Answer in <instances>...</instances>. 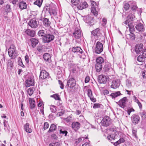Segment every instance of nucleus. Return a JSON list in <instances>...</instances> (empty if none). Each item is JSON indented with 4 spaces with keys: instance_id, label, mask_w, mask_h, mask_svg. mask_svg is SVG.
I'll use <instances>...</instances> for the list:
<instances>
[{
    "instance_id": "15",
    "label": "nucleus",
    "mask_w": 146,
    "mask_h": 146,
    "mask_svg": "<svg viewBox=\"0 0 146 146\" xmlns=\"http://www.w3.org/2000/svg\"><path fill=\"white\" fill-rule=\"evenodd\" d=\"M72 51L73 52L76 53L78 55L83 53V50L79 46L73 47L72 48Z\"/></svg>"
},
{
    "instance_id": "52",
    "label": "nucleus",
    "mask_w": 146,
    "mask_h": 146,
    "mask_svg": "<svg viewBox=\"0 0 146 146\" xmlns=\"http://www.w3.org/2000/svg\"><path fill=\"white\" fill-rule=\"evenodd\" d=\"M132 133L133 135V136L136 139H137L138 137L136 134L137 131L133 129L132 130Z\"/></svg>"
},
{
    "instance_id": "16",
    "label": "nucleus",
    "mask_w": 146,
    "mask_h": 146,
    "mask_svg": "<svg viewBox=\"0 0 146 146\" xmlns=\"http://www.w3.org/2000/svg\"><path fill=\"white\" fill-rule=\"evenodd\" d=\"M49 76V74L46 70H42L41 71L39 76L40 78L42 80L47 78Z\"/></svg>"
},
{
    "instance_id": "34",
    "label": "nucleus",
    "mask_w": 146,
    "mask_h": 146,
    "mask_svg": "<svg viewBox=\"0 0 146 146\" xmlns=\"http://www.w3.org/2000/svg\"><path fill=\"white\" fill-rule=\"evenodd\" d=\"M84 20L85 21L86 23L90 25L91 24V23H92V21H93L92 18L89 16L87 17L86 18L84 19Z\"/></svg>"
},
{
    "instance_id": "50",
    "label": "nucleus",
    "mask_w": 146,
    "mask_h": 146,
    "mask_svg": "<svg viewBox=\"0 0 146 146\" xmlns=\"http://www.w3.org/2000/svg\"><path fill=\"white\" fill-rule=\"evenodd\" d=\"M7 66L8 67L12 68L13 66V63L12 61L11 60H9L8 61Z\"/></svg>"
},
{
    "instance_id": "47",
    "label": "nucleus",
    "mask_w": 146,
    "mask_h": 146,
    "mask_svg": "<svg viewBox=\"0 0 146 146\" xmlns=\"http://www.w3.org/2000/svg\"><path fill=\"white\" fill-rule=\"evenodd\" d=\"M140 115L143 119L146 118V112L143 111L140 113Z\"/></svg>"
},
{
    "instance_id": "40",
    "label": "nucleus",
    "mask_w": 146,
    "mask_h": 146,
    "mask_svg": "<svg viewBox=\"0 0 146 146\" xmlns=\"http://www.w3.org/2000/svg\"><path fill=\"white\" fill-rule=\"evenodd\" d=\"M50 110L51 112L53 113H55L56 111V107L55 106L51 105L50 107Z\"/></svg>"
},
{
    "instance_id": "58",
    "label": "nucleus",
    "mask_w": 146,
    "mask_h": 146,
    "mask_svg": "<svg viewBox=\"0 0 146 146\" xmlns=\"http://www.w3.org/2000/svg\"><path fill=\"white\" fill-rule=\"evenodd\" d=\"M108 140L111 141L112 140H114L115 139V137L113 135H110L108 136Z\"/></svg>"
},
{
    "instance_id": "46",
    "label": "nucleus",
    "mask_w": 146,
    "mask_h": 146,
    "mask_svg": "<svg viewBox=\"0 0 146 146\" xmlns=\"http://www.w3.org/2000/svg\"><path fill=\"white\" fill-rule=\"evenodd\" d=\"M60 143L59 142H56L55 143H52L49 144V146H59Z\"/></svg>"
},
{
    "instance_id": "28",
    "label": "nucleus",
    "mask_w": 146,
    "mask_h": 146,
    "mask_svg": "<svg viewBox=\"0 0 146 146\" xmlns=\"http://www.w3.org/2000/svg\"><path fill=\"white\" fill-rule=\"evenodd\" d=\"M30 40L31 42L32 46L33 48H34L38 42V40L35 38L30 39Z\"/></svg>"
},
{
    "instance_id": "38",
    "label": "nucleus",
    "mask_w": 146,
    "mask_h": 146,
    "mask_svg": "<svg viewBox=\"0 0 146 146\" xmlns=\"http://www.w3.org/2000/svg\"><path fill=\"white\" fill-rule=\"evenodd\" d=\"M88 137H86L85 138L84 137H79L77 139H76L75 140V143L76 144L79 143L82 140V139L83 140H84V139H88Z\"/></svg>"
},
{
    "instance_id": "57",
    "label": "nucleus",
    "mask_w": 146,
    "mask_h": 146,
    "mask_svg": "<svg viewBox=\"0 0 146 146\" xmlns=\"http://www.w3.org/2000/svg\"><path fill=\"white\" fill-rule=\"evenodd\" d=\"M49 127V124L48 122H45L44 124V129L46 130Z\"/></svg>"
},
{
    "instance_id": "32",
    "label": "nucleus",
    "mask_w": 146,
    "mask_h": 146,
    "mask_svg": "<svg viewBox=\"0 0 146 146\" xmlns=\"http://www.w3.org/2000/svg\"><path fill=\"white\" fill-rule=\"evenodd\" d=\"M29 101L30 103L31 108V109L33 108L35 106V101L33 98H29Z\"/></svg>"
},
{
    "instance_id": "60",
    "label": "nucleus",
    "mask_w": 146,
    "mask_h": 146,
    "mask_svg": "<svg viewBox=\"0 0 146 146\" xmlns=\"http://www.w3.org/2000/svg\"><path fill=\"white\" fill-rule=\"evenodd\" d=\"M58 83L60 85V87L62 89L64 88V85L63 84L62 82L60 80H58Z\"/></svg>"
},
{
    "instance_id": "1",
    "label": "nucleus",
    "mask_w": 146,
    "mask_h": 146,
    "mask_svg": "<svg viewBox=\"0 0 146 146\" xmlns=\"http://www.w3.org/2000/svg\"><path fill=\"white\" fill-rule=\"evenodd\" d=\"M135 18V17L134 13L129 12L127 16V19L123 23V25H124V24L126 26L130 27V30L133 31L134 26L133 23Z\"/></svg>"
},
{
    "instance_id": "35",
    "label": "nucleus",
    "mask_w": 146,
    "mask_h": 146,
    "mask_svg": "<svg viewBox=\"0 0 146 146\" xmlns=\"http://www.w3.org/2000/svg\"><path fill=\"white\" fill-rule=\"evenodd\" d=\"M124 141L125 140L123 138H121L119 139V140L118 141L115 142L114 144V145L115 146H117L119 144L121 143H123Z\"/></svg>"
},
{
    "instance_id": "3",
    "label": "nucleus",
    "mask_w": 146,
    "mask_h": 146,
    "mask_svg": "<svg viewBox=\"0 0 146 146\" xmlns=\"http://www.w3.org/2000/svg\"><path fill=\"white\" fill-rule=\"evenodd\" d=\"M8 53L9 56L12 59H14L16 56V51L15 46L13 44L11 45L8 49Z\"/></svg>"
},
{
    "instance_id": "2",
    "label": "nucleus",
    "mask_w": 146,
    "mask_h": 146,
    "mask_svg": "<svg viewBox=\"0 0 146 146\" xmlns=\"http://www.w3.org/2000/svg\"><path fill=\"white\" fill-rule=\"evenodd\" d=\"M105 63L104 59L102 57L100 56L97 58L96 64V69L97 72L101 71L102 68V66Z\"/></svg>"
},
{
    "instance_id": "6",
    "label": "nucleus",
    "mask_w": 146,
    "mask_h": 146,
    "mask_svg": "<svg viewBox=\"0 0 146 146\" xmlns=\"http://www.w3.org/2000/svg\"><path fill=\"white\" fill-rule=\"evenodd\" d=\"M109 77L108 76L104 75H100L98 76L99 82L101 84H105L109 80Z\"/></svg>"
},
{
    "instance_id": "12",
    "label": "nucleus",
    "mask_w": 146,
    "mask_h": 146,
    "mask_svg": "<svg viewBox=\"0 0 146 146\" xmlns=\"http://www.w3.org/2000/svg\"><path fill=\"white\" fill-rule=\"evenodd\" d=\"M129 28V30L130 32V33L129 34H128L127 35H126V38L129 39H130L131 40H133L135 39V34L133 33V32H134L135 31V29L134 28V27H133V31H131L130 30V27H128Z\"/></svg>"
},
{
    "instance_id": "56",
    "label": "nucleus",
    "mask_w": 146,
    "mask_h": 146,
    "mask_svg": "<svg viewBox=\"0 0 146 146\" xmlns=\"http://www.w3.org/2000/svg\"><path fill=\"white\" fill-rule=\"evenodd\" d=\"M87 91H88L87 94H88V97H90V96H93L92 92L91 89H88V90Z\"/></svg>"
},
{
    "instance_id": "45",
    "label": "nucleus",
    "mask_w": 146,
    "mask_h": 146,
    "mask_svg": "<svg viewBox=\"0 0 146 146\" xmlns=\"http://www.w3.org/2000/svg\"><path fill=\"white\" fill-rule=\"evenodd\" d=\"M38 35L39 36L44 37V35H45V34L44 31V30H40L38 32Z\"/></svg>"
},
{
    "instance_id": "17",
    "label": "nucleus",
    "mask_w": 146,
    "mask_h": 146,
    "mask_svg": "<svg viewBox=\"0 0 146 146\" xmlns=\"http://www.w3.org/2000/svg\"><path fill=\"white\" fill-rule=\"evenodd\" d=\"M120 84V81L119 80H114L112 82V84L111 86V87L113 89H116L119 86Z\"/></svg>"
},
{
    "instance_id": "61",
    "label": "nucleus",
    "mask_w": 146,
    "mask_h": 146,
    "mask_svg": "<svg viewBox=\"0 0 146 146\" xmlns=\"http://www.w3.org/2000/svg\"><path fill=\"white\" fill-rule=\"evenodd\" d=\"M89 98L90 99V100H91L93 102H96V99L94 98V96H90V97H89Z\"/></svg>"
},
{
    "instance_id": "41",
    "label": "nucleus",
    "mask_w": 146,
    "mask_h": 146,
    "mask_svg": "<svg viewBox=\"0 0 146 146\" xmlns=\"http://www.w3.org/2000/svg\"><path fill=\"white\" fill-rule=\"evenodd\" d=\"M3 124L5 128L4 129L6 131L8 130V131H9V130L8 129V127H9V125L8 123V121H6L5 120H3Z\"/></svg>"
},
{
    "instance_id": "11",
    "label": "nucleus",
    "mask_w": 146,
    "mask_h": 146,
    "mask_svg": "<svg viewBox=\"0 0 146 146\" xmlns=\"http://www.w3.org/2000/svg\"><path fill=\"white\" fill-rule=\"evenodd\" d=\"M76 85V81L75 79L73 78H71L68 80L67 86L68 87L72 88L74 87Z\"/></svg>"
},
{
    "instance_id": "21",
    "label": "nucleus",
    "mask_w": 146,
    "mask_h": 146,
    "mask_svg": "<svg viewBox=\"0 0 146 146\" xmlns=\"http://www.w3.org/2000/svg\"><path fill=\"white\" fill-rule=\"evenodd\" d=\"M88 5L86 2H84L81 3L77 6V8L79 10H82L88 7Z\"/></svg>"
},
{
    "instance_id": "55",
    "label": "nucleus",
    "mask_w": 146,
    "mask_h": 146,
    "mask_svg": "<svg viewBox=\"0 0 146 146\" xmlns=\"http://www.w3.org/2000/svg\"><path fill=\"white\" fill-rule=\"evenodd\" d=\"M101 105L99 104H95L93 106V108L94 109H96L100 108Z\"/></svg>"
},
{
    "instance_id": "7",
    "label": "nucleus",
    "mask_w": 146,
    "mask_h": 146,
    "mask_svg": "<svg viewBox=\"0 0 146 146\" xmlns=\"http://www.w3.org/2000/svg\"><path fill=\"white\" fill-rule=\"evenodd\" d=\"M91 12L95 16H97L98 15V12L96 10V8L98 6L96 2L94 1H91Z\"/></svg>"
},
{
    "instance_id": "42",
    "label": "nucleus",
    "mask_w": 146,
    "mask_h": 146,
    "mask_svg": "<svg viewBox=\"0 0 146 146\" xmlns=\"http://www.w3.org/2000/svg\"><path fill=\"white\" fill-rule=\"evenodd\" d=\"M123 4L124 6L123 7L124 8V9L125 11H127L128 10L130 7L129 4L128 3L126 2H124Z\"/></svg>"
},
{
    "instance_id": "8",
    "label": "nucleus",
    "mask_w": 146,
    "mask_h": 146,
    "mask_svg": "<svg viewBox=\"0 0 146 146\" xmlns=\"http://www.w3.org/2000/svg\"><path fill=\"white\" fill-rule=\"evenodd\" d=\"M110 119L107 116L104 117L101 121L102 125L104 126H108L110 123Z\"/></svg>"
},
{
    "instance_id": "64",
    "label": "nucleus",
    "mask_w": 146,
    "mask_h": 146,
    "mask_svg": "<svg viewBox=\"0 0 146 146\" xmlns=\"http://www.w3.org/2000/svg\"><path fill=\"white\" fill-rule=\"evenodd\" d=\"M142 76L144 78H146V71L144 70L142 73Z\"/></svg>"
},
{
    "instance_id": "27",
    "label": "nucleus",
    "mask_w": 146,
    "mask_h": 146,
    "mask_svg": "<svg viewBox=\"0 0 146 146\" xmlns=\"http://www.w3.org/2000/svg\"><path fill=\"white\" fill-rule=\"evenodd\" d=\"M25 33L27 35L31 37L34 36L35 35V32L34 31L29 29H27L25 31Z\"/></svg>"
},
{
    "instance_id": "24",
    "label": "nucleus",
    "mask_w": 146,
    "mask_h": 146,
    "mask_svg": "<svg viewBox=\"0 0 146 146\" xmlns=\"http://www.w3.org/2000/svg\"><path fill=\"white\" fill-rule=\"evenodd\" d=\"M133 79L129 78L127 79L126 81V86L128 88H130L131 86V83L134 81Z\"/></svg>"
},
{
    "instance_id": "54",
    "label": "nucleus",
    "mask_w": 146,
    "mask_h": 146,
    "mask_svg": "<svg viewBox=\"0 0 146 146\" xmlns=\"http://www.w3.org/2000/svg\"><path fill=\"white\" fill-rule=\"evenodd\" d=\"M79 0H71V3L74 5L78 4L79 2Z\"/></svg>"
},
{
    "instance_id": "5",
    "label": "nucleus",
    "mask_w": 146,
    "mask_h": 146,
    "mask_svg": "<svg viewBox=\"0 0 146 146\" xmlns=\"http://www.w3.org/2000/svg\"><path fill=\"white\" fill-rule=\"evenodd\" d=\"M54 38V36L52 34H46L43 38L44 42H49L52 41Z\"/></svg>"
},
{
    "instance_id": "30",
    "label": "nucleus",
    "mask_w": 146,
    "mask_h": 146,
    "mask_svg": "<svg viewBox=\"0 0 146 146\" xmlns=\"http://www.w3.org/2000/svg\"><path fill=\"white\" fill-rule=\"evenodd\" d=\"M29 123H26L24 125V129L26 132L30 133L32 132V130L29 127Z\"/></svg>"
},
{
    "instance_id": "14",
    "label": "nucleus",
    "mask_w": 146,
    "mask_h": 146,
    "mask_svg": "<svg viewBox=\"0 0 146 146\" xmlns=\"http://www.w3.org/2000/svg\"><path fill=\"white\" fill-rule=\"evenodd\" d=\"M28 24V25L31 28H34L37 27L38 26V23L37 21L34 19H31L29 22Z\"/></svg>"
},
{
    "instance_id": "43",
    "label": "nucleus",
    "mask_w": 146,
    "mask_h": 146,
    "mask_svg": "<svg viewBox=\"0 0 146 146\" xmlns=\"http://www.w3.org/2000/svg\"><path fill=\"white\" fill-rule=\"evenodd\" d=\"M42 2V0H36V1L34 2V3L40 7L41 5Z\"/></svg>"
},
{
    "instance_id": "33",
    "label": "nucleus",
    "mask_w": 146,
    "mask_h": 146,
    "mask_svg": "<svg viewBox=\"0 0 146 146\" xmlns=\"http://www.w3.org/2000/svg\"><path fill=\"white\" fill-rule=\"evenodd\" d=\"M19 8L22 9H25L27 7V5L25 2L24 1L20 2L19 3Z\"/></svg>"
},
{
    "instance_id": "31",
    "label": "nucleus",
    "mask_w": 146,
    "mask_h": 146,
    "mask_svg": "<svg viewBox=\"0 0 146 146\" xmlns=\"http://www.w3.org/2000/svg\"><path fill=\"white\" fill-rule=\"evenodd\" d=\"M43 58L45 60L49 62L50 60V54L48 53H45L43 55Z\"/></svg>"
},
{
    "instance_id": "9",
    "label": "nucleus",
    "mask_w": 146,
    "mask_h": 146,
    "mask_svg": "<svg viewBox=\"0 0 146 146\" xmlns=\"http://www.w3.org/2000/svg\"><path fill=\"white\" fill-rule=\"evenodd\" d=\"M82 33L80 28H76L73 33V36L76 38H79L81 36Z\"/></svg>"
},
{
    "instance_id": "18",
    "label": "nucleus",
    "mask_w": 146,
    "mask_h": 146,
    "mask_svg": "<svg viewBox=\"0 0 146 146\" xmlns=\"http://www.w3.org/2000/svg\"><path fill=\"white\" fill-rule=\"evenodd\" d=\"M71 125L72 129L75 131L78 130L81 126L80 123L78 122H73Z\"/></svg>"
},
{
    "instance_id": "25",
    "label": "nucleus",
    "mask_w": 146,
    "mask_h": 146,
    "mask_svg": "<svg viewBox=\"0 0 146 146\" xmlns=\"http://www.w3.org/2000/svg\"><path fill=\"white\" fill-rule=\"evenodd\" d=\"M42 20L43 22V25L45 26L48 27L50 26L51 23L48 19L45 18H43L42 19Z\"/></svg>"
},
{
    "instance_id": "26",
    "label": "nucleus",
    "mask_w": 146,
    "mask_h": 146,
    "mask_svg": "<svg viewBox=\"0 0 146 146\" xmlns=\"http://www.w3.org/2000/svg\"><path fill=\"white\" fill-rule=\"evenodd\" d=\"M4 9V11H3V14L4 15H7L8 13L9 12L11 11L10 5H9L7 4Z\"/></svg>"
},
{
    "instance_id": "10",
    "label": "nucleus",
    "mask_w": 146,
    "mask_h": 146,
    "mask_svg": "<svg viewBox=\"0 0 146 146\" xmlns=\"http://www.w3.org/2000/svg\"><path fill=\"white\" fill-rule=\"evenodd\" d=\"M131 119L132 123L136 125L139 122L140 119L139 115L134 114L131 117Z\"/></svg>"
},
{
    "instance_id": "36",
    "label": "nucleus",
    "mask_w": 146,
    "mask_h": 146,
    "mask_svg": "<svg viewBox=\"0 0 146 146\" xmlns=\"http://www.w3.org/2000/svg\"><path fill=\"white\" fill-rule=\"evenodd\" d=\"M56 129V125L54 124H52L51 125L48 131V132L50 133L53 132L54 131H55Z\"/></svg>"
},
{
    "instance_id": "44",
    "label": "nucleus",
    "mask_w": 146,
    "mask_h": 146,
    "mask_svg": "<svg viewBox=\"0 0 146 146\" xmlns=\"http://www.w3.org/2000/svg\"><path fill=\"white\" fill-rule=\"evenodd\" d=\"M50 97L53 98L56 100H60V97L59 95L58 94H54L53 95H51Z\"/></svg>"
},
{
    "instance_id": "20",
    "label": "nucleus",
    "mask_w": 146,
    "mask_h": 146,
    "mask_svg": "<svg viewBox=\"0 0 146 146\" xmlns=\"http://www.w3.org/2000/svg\"><path fill=\"white\" fill-rule=\"evenodd\" d=\"M143 44H138L135 46V51L137 53H139L143 49Z\"/></svg>"
},
{
    "instance_id": "39",
    "label": "nucleus",
    "mask_w": 146,
    "mask_h": 146,
    "mask_svg": "<svg viewBox=\"0 0 146 146\" xmlns=\"http://www.w3.org/2000/svg\"><path fill=\"white\" fill-rule=\"evenodd\" d=\"M145 58L142 55H140L138 57L137 59L139 62H142L145 61Z\"/></svg>"
},
{
    "instance_id": "19",
    "label": "nucleus",
    "mask_w": 146,
    "mask_h": 146,
    "mask_svg": "<svg viewBox=\"0 0 146 146\" xmlns=\"http://www.w3.org/2000/svg\"><path fill=\"white\" fill-rule=\"evenodd\" d=\"M135 28L139 32H142L144 31V26L141 23H139L137 24L135 26Z\"/></svg>"
},
{
    "instance_id": "49",
    "label": "nucleus",
    "mask_w": 146,
    "mask_h": 146,
    "mask_svg": "<svg viewBox=\"0 0 146 146\" xmlns=\"http://www.w3.org/2000/svg\"><path fill=\"white\" fill-rule=\"evenodd\" d=\"M33 88H29L27 90V93L30 96H31L33 92Z\"/></svg>"
},
{
    "instance_id": "29",
    "label": "nucleus",
    "mask_w": 146,
    "mask_h": 146,
    "mask_svg": "<svg viewBox=\"0 0 146 146\" xmlns=\"http://www.w3.org/2000/svg\"><path fill=\"white\" fill-rule=\"evenodd\" d=\"M111 68L110 64L108 63H107L104 65L103 68L105 72H108Z\"/></svg>"
},
{
    "instance_id": "59",
    "label": "nucleus",
    "mask_w": 146,
    "mask_h": 146,
    "mask_svg": "<svg viewBox=\"0 0 146 146\" xmlns=\"http://www.w3.org/2000/svg\"><path fill=\"white\" fill-rule=\"evenodd\" d=\"M142 55L144 57L146 58V49H145L143 50L142 52Z\"/></svg>"
},
{
    "instance_id": "4",
    "label": "nucleus",
    "mask_w": 146,
    "mask_h": 146,
    "mask_svg": "<svg viewBox=\"0 0 146 146\" xmlns=\"http://www.w3.org/2000/svg\"><path fill=\"white\" fill-rule=\"evenodd\" d=\"M103 44L100 42L98 41L96 43L95 48V51L96 53L99 54L103 51Z\"/></svg>"
},
{
    "instance_id": "13",
    "label": "nucleus",
    "mask_w": 146,
    "mask_h": 146,
    "mask_svg": "<svg viewBox=\"0 0 146 146\" xmlns=\"http://www.w3.org/2000/svg\"><path fill=\"white\" fill-rule=\"evenodd\" d=\"M127 101V98L126 97H124L119 100L118 103V104L121 107L124 108L126 106V102Z\"/></svg>"
},
{
    "instance_id": "62",
    "label": "nucleus",
    "mask_w": 146,
    "mask_h": 146,
    "mask_svg": "<svg viewBox=\"0 0 146 146\" xmlns=\"http://www.w3.org/2000/svg\"><path fill=\"white\" fill-rule=\"evenodd\" d=\"M90 81V77L89 76H87L85 78V83L88 82Z\"/></svg>"
},
{
    "instance_id": "53",
    "label": "nucleus",
    "mask_w": 146,
    "mask_h": 146,
    "mask_svg": "<svg viewBox=\"0 0 146 146\" xmlns=\"http://www.w3.org/2000/svg\"><path fill=\"white\" fill-rule=\"evenodd\" d=\"M133 3L134 5L131 7V9L133 11H135L136 10L137 7L135 5V2H132Z\"/></svg>"
},
{
    "instance_id": "37",
    "label": "nucleus",
    "mask_w": 146,
    "mask_h": 146,
    "mask_svg": "<svg viewBox=\"0 0 146 146\" xmlns=\"http://www.w3.org/2000/svg\"><path fill=\"white\" fill-rule=\"evenodd\" d=\"M121 94L120 92L118 91L115 93H112L110 95V96L112 98H114L119 96Z\"/></svg>"
},
{
    "instance_id": "63",
    "label": "nucleus",
    "mask_w": 146,
    "mask_h": 146,
    "mask_svg": "<svg viewBox=\"0 0 146 146\" xmlns=\"http://www.w3.org/2000/svg\"><path fill=\"white\" fill-rule=\"evenodd\" d=\"M37 50L39 52H42V46H38L37 47Z\"/></svg>"
},
{
    "instance_id": "22",
    "label": "nucleus",
    "mask_w": 146,
    "mask_h": 146,
    "mask_svg": "<svg viewBox=\"0 0 146 146\" xmlns=\"http://www.w3.org/2000/svg\"><path fill=\"white\" fill-rule=\"evenodd\" d=\"M92 33L94 36H96L97 37H99L101 35L100 29L99 28H97L96 29L93 30L92 32Z\"/></svg>"
},
{
    "instance_id": "48",
    "label": "nucleus",
    "mask_w": 146,
    "mask_h": 146,
    "mask_svg": "<svg viewBox=\"0 0 146 146\" xmlns=\"http://www.w3.org/2000/svg\"><path fill=\"white\" fill-rule=\"evenodd\" d=\"M51 9L50 6H47L44 7V10L48 13H50Z\"/></svg>"
},
{
    "instance_id": "23",
    "label": "nucleus",
    "mask_w": 146,
    "mask_h": 146,
    "mask_svg": "<svg viewBox=\"0 0 146 146\" xmlns=\"http://www.w3.org/2000/svg\"><path fill=\"white\" fill-rule=\"evenodd\" d=\"M25 86L26 87L33 86L34 84V82L33 79L31 78H29L26 80Z\"/></svg>"
},
{
    "instance_id": "51",
    "label": "nucleus",
    "mask_w": 146,
    "mask_h": 146,
    "mask_svg": "<svg viewBox=\"0 0 146 146\" xmlns=\"http://www.w3.org/2000/svg\"><path fill=\"white\" fill-rule=\"evenodd\" d=\"M49 13L50 15L52 14L54 15H56L57 13L55 10L51 9Z\"/></svg>"
}]
</instances>
